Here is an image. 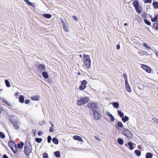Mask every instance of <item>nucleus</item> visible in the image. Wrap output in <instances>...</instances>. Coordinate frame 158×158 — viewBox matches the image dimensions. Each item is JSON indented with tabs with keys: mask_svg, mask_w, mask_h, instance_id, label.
<instances>
[{
	"mask_svg": "<svg viewBox=\"0 0 158 158\" xmlns=\"http://www.w3.org/2000/svg\"><path fill=\"white\" fill-rule=\"evenodd\" d=\"M32 146L30 142H27L25 143L24 147V152L26 155H29L31 152Z\"/></svg>",
	"mask_w": 158,
	"mask_h": 158,
	"instance_id": "1",
	"label": "nucleus"
},
{
	"mask_svg": "<svg viewBox=\"0 0 158 158\" xmlns=\"http://www.w3.org/2000/svg\"><path fill=\"white\" fill-rule=\"evenodd\" d=\"M83 57V60L84 64L87 68H89L91 65V60L89 56L84 54Z\"/></svg>",
	"mask_w": 158,
	"mask_h": 158,
	"instance_id": "2",
	"label": "nucleus"
},
{
	"mask_svg": "<svg viewBox=\"0 0 158 158\" xmlns=\"http://www.w3.org/2000/svg\"><path fill=\"white\" fill-rule=\"evenodd\" d=\"M10 121L13 124L14 128L16 129H18L19 128V122L16 117L13 116H11L10 117Z\"/></svg>",
	"mask_w": 158,
	"mask_h": 158,
	"instance_id": "3",
	"label": "nucleus"
},
{
	"mask_svg": "<svg viewBox=\"0 0 158 158\" xmlns=\"http://www.w3.org/2000/svg\"><path fill=\"white\" fill-rule=\"evenodd\" d=\"M132 4L134 7L136 11L138 13L140 14L141 11L142 10V7L139 5V4L138 1L136 0L134 1Z\"/></svg>",
	"mask_w": 158,
	"mask_h": 158,
	"instance_id": "4",
	"label": "nucleus"
},
{
	"mask_svg": "<svg viewBox=\"0 0 158 158\" xmlns=\"http://www.w3.org/2000/svg\"><path fill=\"white\" fill-rule=\"evenodd\" d=\"M89 101V98L86 97H85L78 100L77 102L78 106H81L83 105Z\"/></svg>",
	"mask_w": 158,
	"mask_h": 158,
	"instance_id": "5",
	"label": "nucleus"
},
{
	"mask_svg": "<svg viewBox=\"0 0 158 158\" xmlns=\"http://www.w3.org/2000/svg\"><path fill=\"white\" fill-rule=\"evenodd\" d=\"M8 145L15 153L17 152V148L16 144L13 141H10Z\"/></svg>",
	"mask_w": 158,
	"mask_h": 158,
	"instance_id": "6",
	"label": "nucleus"
},
{
	"mask_svg": "<svg viewBox=\"0 0 158 158\" xmlns=\"http://www.w3.org/2000/svg\"><path fill=\"white\" fill-rule=\"evenodd\" d=\"M123 134L128 138H131L132 137V133L128 130L125 129L123 130Z\"/></svg>",
	"mask_w": 158,
	"mask_h": 158,
	"instance_id": "7",
	"label": "nucleus"
},
{
	"mask_svg": "<svg viewBox=\"0 0 158 158\" xmlns=\"http://www.w3.org/2000/svg\"><path fill=\"white\" fill-rule=\"evenodd\" d=\"M88 107L94 112H96V109L97 108L94 103L90 102L88 104Z\"/></svg>",
	"mask_w": 158,
	"mask_h": 158,
	"instance_id": "8",
	"label": "nucleus"
},
{
	"mask_svg": "<svg viewBox=\"0 0 158 158\" xmlns=\"http://www.w3.org/2000/svg\"><path fill=\"white\" fill-rule=\"evenodd\" d=\"M87 81L86 80H84L81 81V85L79 87V89L80 90H83L86 87V84Z\"/></svg>",
	"mask_w": 158,
	"mask_h": 158,
	"instance_id": "9",
	"label": "nucleus"
},
{
	"mask_svg": "<svg viewBox=\"0 0 158 158\" xmlns=\"http://www.w3.org/2000/svg\"><path fill=\"white\" fill-rule=\"evenodd\" d=\"M141 67L143 69L146 70V71L148 73H151V70L150 67H148L146 65L143 64H142L141 65Z\"/></svg>",
	"mask_w": 158,
	"mask_h": 158,
	"instance_id": "10",
	"label": "nucleus"
},
{
	"mask_svg": "<svg viewBox=\"0 0 158 158\" xmlns=\"http://www.w3.org/2000/svg\"><path fill=\"white\" fill-rule=\"evenodd\" d=\"M94 119L95 120H98L100 118L101 115L99 113L96 112H94Z\"/></svg>",
	"mask_w": 158,
	"mask_h": 158,
	"instance_id": "11",
	"label": "nucleus"
},
{
	"mask_svg": "<svg viewBox=\"0 0 158 158\" xmlns=\"http://www.w3.org/2000/svg\"><path fill=\"white\" fill-rule=\"evenodd\" d=\"M106 114L110 118L111 122H113L114 120V118L109 111L106 112Z\"/></svg>",
	"mask_w": 158,
	"mask_h": 158,
	"instance_id": "12",
	"label": "nucleus"
},
{
	"mask_svg": "<svg viewBox=\"0 0 158 158\" xmlns=\"http://www.w3.org/2000/svg\"><path fill=\"white\" fill-rule=\"evenodd\" d=\"M125 82L126 88L127 91L129 92H131V89L128 83V81Z\"/></svg>",
	"mask_w": 158,
	"mask_h": 158,
	"instance_id": "13",
	"label": "nucleus"
},
{
	"mask_svg": "<svg viewBox=\"0 0 158 158\" xmlns=\"http://www.w3.org/2000/svg\"><path fill=\"white\" fill-rule=\"evenodd\" d=\"M38 68L41 71L44 70L46 69V67L43 64H40L38 66Z\"/></svg>",
	"mask_w": 158,
	"mask_h": 158,
	"instance_id": "14",
	"label": "nucleus"
},
{
	"mask_svg": "<svg viewBox=\"0 0 158 158\" xmlns=\"http://www.w3.org/2000/svg\"><path fill=\"white\" fill-rule=\"evenodd\" d=\"M73 139L75 140H79L81 142H83L82 138L78 135H74L73 137Z\"/></svg>",
	"mask_w": 158,
	"mask_h": 158,
	"instance_id": "15",
	"label": "nucleus"
},
{
	"mask_svg": "<svg viewBox=\"0 0 158 158\" xmlns=\"http://www.w3.org/2000/svg\"><path fill=\"white\" fill-rule=\"evenodd\" d=\"M40 98V97L38 96H33L31 97V100L34 101H38Z\"/></svg>",
	"mask_w": 158,
	"mask_h": 158,
	"instance_id": "16",
	"label": "nucleus"
},
{
	"mask_svg": "<svg viewBox=\"0 0 158 158\" xmlns=\"http://www.w3.org/2000/svg\"><path fill=\"white\" fill-rule=\"evenodd\" d=\"M0 99L1 101L5 102L6 104L8 105V106H11V103L8 101H6L5 100V99L4 98L1 97V98H0Z\"/></svg>",
	"mask_w": 158,
	"mask_h": 158,
	"instance_id": "17",
	"label": "nucleus"
},
{
	"mask_svg": "<svg viewBox=\"0 0 158 158\" xmlns=\"http://www.w3.org/2000/svg\"><path fill=\"white\" fill-rule=\"evenodd\" d=\"M42 74L44 78L47 79L48 77V75L47 72L45 71L43 72L42 73Z\"/></svg>",
	"mask_w": 158,
	"mask_h": 158,
	"instance_id": "18",
	"label": "nucleus"
},
{
	"mask_svg": "<svg viewBox=\"0 0 158 158\" xmlns=\"http://www.w3.org/2000/svg\"><path fill=\"white\" fill-rule=\"evenodd\" d=\"M19 101L20 103H23L24 102V98L23 95L20 96Z\"/></svg>",
	"mask_w": 158,
	"mask_h": 158,
	"instance_id": "19",
	"label": "nucleus"
},
{
	"mask_svg": "<svg viewBox=\"0 0 158 158\" xmlns=\"http://www.w3.org/2000/svg\"><path fill=\"white\" fill-rule=\"evenodd\" d=\"M112 105L114 108H118L119 106V103L117 102H113L112 103Z\"/></svg>",
	"mask_w": 158,
	"mask_h": 158,
	"instance_id": "20",
	"label": "nucleus"
},
{
	"mask_svg": "<svg viewBox=\"0 0 158 158\" xmlns=\"http://www.w3.org/2000/svg\"><path fill=\"white\" fill-rule=\"evenodd\" d=\"M63 27L64 29L66 32L68 31V28L67 26V24H65L63 22Z\"/></svg>",
	"mask_w": 158,
	"mask_h": 158,
	"instance_id": "21",
	"label": "nucleus"
},
{
	"mask_svg": "<svg viewBox=\"0 0 158 158\" xmlns=\"http://www.w3.org/2000/svg\"><path fill=\"white\" fill-rule=\"evenodd\" d=\"M153 155L150 152H148L146 153V158H152Z\"/></svg>",
	"mask_w": 158,
	"mask_h": 158,
	"instance_id": "22",
	"label": "nucleus"
},
{
	"mask_svg": "<svg viewBox=\"0 0 158 158\" xmlns=\"http://www.w3.org/2000/svg\"><path fill=\"white\" fill-rule=\"evenodd\" d=\"M43 16L45 18H46L47 19H49L51 17L52 15H51L49 14H44L43 15Z\"/></svg>",
	"mask_w": 158,
	"mask_h": 158,
	"instance_id": "23",
	"label": "nucleus"
},
{
	"mask_svg": "<svg viewBox=\"0 0 158 158\" xmlns=\"http://www.w3.org/2000/svg\"><path fill=\"white\" fill-rule=\"evenodd\" d=\"M133 143L131 142H129L128 143V145L129 146V148L131 150H132L133 149Z\"/></svg>",
	"mask_w": 158,
	"mask_h": 158,
	"instance_id": "24",
	"label": "nucleus"
},
{
	"mask_svg": "<svg viewBox=\"0 0 158 158\" xmlns=\"http://www.w3.org/2000/svg\"><path fill=\"white\" fill-rule=\"evenodd\" d=\"M153 7L156 9H158V2H155L152 4Z\"/></svg>",
	"mask_w": 158,
	"mask_h": 158,
	"instance_id": "25",
	"label": "nucleus"
},
{
	"mask_svg": "<svg viewBox=\"0 0 158 158\" xmlns=\"http://www.w3.org/2000/svg\"><path fill=\"white\" fill-rule=\"evenodd\" d=\"M122 120L123 122H125L128 120L129 118L127 116H125L124 117H123L122 118Z\"/></svg>",
	"mask_w": 158,
	"mask_h": 158,
	"instance_id": "26",
	"label": "nucleus"
},
{
	"mask_svg": "<svg viewBox=\"0 0 158 158\" xmlns=\"http://www.w3.org/2000/svg\"><path fill=\"white\" fill-rule=\"evenodd\" d=\"M53 142L56 144H57L59 143V141L57 139L55 138H53L52 139Z\"/></svg>",
	"mask_w": 158,
	"mask_h": 158,
	"instance_id": "27",
	"label": "nucleus"
},
{
	"mask_svg": "<svg viewBox=\"0 0 158 158\" xmlns=\"http://www.w3.org/2000/svg\"><path fill=\"white\" fill-rule=\"evenodd\" d=\"M118 114L119 115L120 117L122 118L124 114L121 111L118 110Z\"/></svg>",
	"mask_w": 158,
	"mask_h": 158,
	"instance_id": "28",
	"label": "nucleus"
},
{
	"mask_svg": "<svg viewBox=\"0 0 158 158\" xmlns=\"http://www.w3.org/2000/svg\"><path fill=\"white\" fill-rule=\"evenodd\" d=\"M24 145V143L23 142H22L20 143H18L17 144V146L18 148H23Z\"/></svg>",
	"mask_w": 158,
	"mask_h": 158,
	"instance_id": "29",
	"label": "nucleus"
},
{
	"mask_svg": "<svg viewBox=\"0 0 158 158\" xmlns=\"http://www.w3.org/2000/svg\"><path fill=\"white\" fill-rule=\"evenodd\" d=\"M5 83L6 86L8 87H10V85L9 82L7 80H6L5 81Z\"/></svg>",
	"mask_w": 158,
	"mask_h": 158,
	"instance_id": "30",
	"label": "nucleus"
},
{
	"mask_svg": "<svg viewBox=\"0 0 158 158\" xmlns=\"http://www.w3.org/2000/svg\"><path fill=\"white\" fill-rule=\"evenodd\" d=\"M135 152L137 156H140L141 153L139 150H136L135 151Z\"/></svg>",
	"mask_w": 158,
	"mask_h": 158,
	"instance_id": "31",
	"label": "nucleus"
},
{
	"mask_svg": "<svg viewBox=\"0 0 158 158\" xmlns=\"http://www.w3.org/2000/svg\"><path fill=\"white\" fill-rule=\"evenodd\" d=\"M153 27L156 30H158V23H154L153 24Z\"/></svg>",
	"mask_w": 158,
	"mask_h": 158,
	"instance_id": "32",
	"label": "nucleus"
},
{
	"mask_svg": "<svg viewBox=\"0 0 158 158\" xmlns=\"http://www.w3.org/2000/svg\"><path fill=\"white\" fill-rule=\"evenodd\" d=\"M118 142L119 144L122 145L123 144L124 141L122 139L119 138L118 139Z\"/></svg>",
	"mask_w": 158,
	"mask_h": 158,
	"instance_id": "33",
	"label": "nucleus"
},
{
	"mask_svg": "<svg viewBox=\"0 0 158 158\" xmlns=\"http://www.w3.org/2000/svg\"><path fill=\"white\" fill-rule=\"evenodd\" d=\"M55 156L57 157H59L60 156V153L59 151H56L54 152Z\"/></svg>",
	"mask_w": 158,
	"mask_h": 158,
	"instance_id": "34",
	"label": "nucleus"
},
{
	"mask_svg": "<svg viewBox=\"0 0 158 158\" xmlns=\"http://www.w3.org/2000/svg\"><path fill=\"white\" fill-rule=\"evenodd\" d=\"M35 141L38 143H40L42 141V139L41 138H36L35 139Z\"/></svg>",
	"mask_w": 158,
	"mask_h": 158,
	"instance_id": "35",
	"label": "nucleus"
},
{
	"mask_svg": "<svg viewBox=\"0 0 158 158\" xmlns=\"http://www.w3.org/2000/svg\"><path fill=\"white\" fill-rule=\"evenodd\" d=\"M0 137L2 139L5 137V134L2 132H0Z\"/></svg>",
	"mask_w": 158,
	"mask_h": 158,
	"instance_id": "36",
	"label": "nucleus"
},
{
	"mask_svg": "<svg viewBox=\"0 0 158 158\" xmlns=\"http://www.w3.org/2000/svg\"><path fill=\"white\" fill-rule=\"evenodd\" d=\"M43 158H49L48 154L46 153H43Z\"/></svg>",
	"mask_w": 158,
	"mask_h": 158,
	"instance_id": "37",
	"label": "nucleus"
},
{
	"mask_svg": "<svg viewBox=\"0 0 158 158\" xmlns=\"http://www.w3.org/2000/svg\"><path fill=\"white\" fill-rule=\"evenodd\" d=\"M144 22L146 24H147L148 25H150L151 23L150 22H149L148 20L147 19H144Z\"/></svg>",
	"mask_w": 158,
	"mask_h": 158,
	"instance_id": "38",
	"label": "nucleus"
},
{
	"mask_svg": "<svg viewBox=\"0 0 158 158\" xmlns=\"http://www.w3.org/2000/svg\"><path fill=\"white\" fill-rule=\"evenodd\" d=\"M152 120L156 124H158V119L155 118H153Z\"/></svg>",
	"mask_w": 158,
	"mask_h": 158,
	"instance_id": "39",
	"label": "nucleus"
},
{
	"mask_svg": "<svg viewBox=\"0 0 158 158\" xmlns=\"http://www.w3.org/2000/svg\"><path fill=\"white\" fill-rule=\"evenodd\" d=\"M52 139L51 137L50 136H48V143H50Z\"/></svg>",
	"mask_w": 158,
	"mask_h": 158,
	"instance_id": "40",
	"label": "nucleus"
},
{
	"mask_svg": "<svg viewBox=\"0 0 158 158\" xmlns=\"http://www.w3.org/2000/svg\"><path fill=\"white\" fill-rule=\"evenodd\" d=\"M143 46L146 48H147L148 49H150V47L148 46V44L146 43H144L143 44Z\"/></svg>",
	"mask_w": 158,
	"mask_h": 158,
	"instance_id": "41",
	"label": "nucleus"
},
{
	"mask_svg": "<svg viewBox=\"0 0 158 158\" xmlns=\"http://www.w3.org/2000/svg\"><path fill=\"white\" fill-rule=\"evenodd\" d=\"M118 126L121 127H123L122 123L120 122H119L118 123Z\"/></svg>",
	"mask_w": 158,
	"mask_h": 158,
	"instance_id": "42",
	"label": "nucleus"
},
{
	"mask_svg": "<svg viewBox=\"0 0 158 158\" xmlns=\"http://www.w3.org/2000/svg\"><path fill=\"white\" fill-rule=\"evenodd\" d=\"M123 76L124 77V79L125 80V82H127V75L126 74H123Z\"/></svg>",
	"mask_w": 158,
	"mask_h": 158,
	"instance_id": "43",
	"label": "nucleus"
},
{
	"mask_svg": "<svg viewBox=\"0 0 158 158\" xmlns=\"http://www.w3.org/2000/svg\"><path fill=\"white\" fill-rule=\"evenodd\" d=\"M144 2L145 3H151L152 2V0H145Z\"/></svg>",
	"mask_w": 158,
	"mask_h": 158,
	"instance_id": "44",
	"label": "nucleus"
},
{
	"mask_svg": "<svg viewBox=\"0 0 158 158\" xmlns=\"http://www.w3.org/2000/svg\"><path fill=\"white\" fill-rule=\"evenodd\" d=\"M151 21H152V22H157V21H158V20L156 19L155 17H154V18H152L151 19Z\"/></svg>",
	"mask_w": 158,
	"mask_h": 158,
	"instance_id": "45",
	"label": "nucleus"
},
{
	"mask_svg": "<svg viewBox=\"0 0 158 158\" xmlns=\"http://www.w3.org/2000/svg\"><path fill=\"white\" fill-rule=\"evenodd\" d=\"M49 131L50 132H53L54 131L53 127H51L50 128Z\"/></svg>",
	"mask_w": 158,
	"mask_h": 158,
	"instance_id": "46",
	"label": "nucleus"
},
{
	"mask_svg": "<svg viewBox=\"0 0 158 158\" xmlns=\"http://www.w3.org/2000/svg\"><path fill=\"white\" fill-rule=\"evenodd\" d=\"M30 102L29 100L28 99H26L25 101V103L26 104H28Z\"/></svg>",
	"mask_w": 158,
	"mask_h": 158,
	"instance_id": "47",
	"label": "nucleus"
},
{
	"mask_svg": "<svg viewBox=\"0 0 158 158\" xmlns=\"http://www.w3.org/2000/svg\"><path fill=\"white\" fill-rule=\"evenodd\" d=\"M73 18L75 20L77 21L78 20V18L77 17L75 16H73Z\"/></svg>",
	"mask_w": 158,
	"mask_h": 158,
	"instance_id": "48",
	"label": "nucleus"
},
{
	"mask_svg": "<svg viewBox=\"0 0 158 158\" xmlns=\"http://www.w3.org/2000/svg\"><path fill=\"white\" fill-rule=\"evenodd\" d=\"M120 46L119 44H118L116 46V48L117 50H118L120 49Z\"/></svg>",
	"mask_w": 158,
	"mask_h": 158,
	"instance_id": "49",
	"label": "nucleus"
},
{
	"mask_svg": "<svg viewBox=\"0 0 158 158\" xmlns=\"http://www.w3.org/2000/svg\"><path fill=\"white\" fill-rule=\"evenodd\" d=\"M42 134H43L42 132L41 131H39L38 133V135H41Z\"/></svg>",
	"mask_w": 158,
	"mask_h": 158,
	"instance_id": "50",
	"label": "nucleus"
},
{
	"mask_svg": "<svg viewBox=\"0 0 158 158\" xmlns=\"http://www.w3.org/2000/svg\"><path fill=\"white\" fill-rule=\"evenodd\" d=\"M28 5H29L31 6H32L33 5V3H31V2H28Z\"/></svg>",
	"mask_w": 158,
	"mask_h": 158,
	"instance_id": "51",
	"label": "nucleus"
},
{
	"mask_svg": "<svg viewBox=\"0 0 158 158\" xmlns=\"http://www.w3.org/2000/svg\"><path fill=\"white\" fill-rule=\"evenodd\" d=\"M3 158H8V156L6 154L3 155Z\"/></svg>",
	"mask_w": 158,
	"mask_h": 158,
	"instance_id": "52",
	"label": "nucleus"
},
{
	"mask_svg": "<svg viewBox=\"0 0 158 158\" xmlns=\"http://www.w3.org/2000/svg\"><path fill=\"white\" fill-rule=\"evenodd\" d=\"M18 94L19 93L16 92V93L15 94V96L16 97H17V96L18 95Z\"/></svg>",
	"mask_w": 158,
	"mask_h": 158,
	"instance_id": "53",
	"label": "nucleus"
},
{
	"mask_svg": "<svg viewBox=\"0 0 158 158\" xmlns=\"http://www.w3.org/2000/svg\"><path fill=\"white\" fill-rule=\"evenodd\" d=\"M24 0L27 4L28 3V2H30L28 0Z\"/></svg>",
	"mask_w": 158,
	"mask_h": 158,
	"instance_id": "54",
	"label": "nucleus"
},
{
	"mask_svg": "<svg viewBox=\"0 0 158 158\" xmlns=\"http://www.w3.org/2000/svg\"><path fill=\"white\" fill-rule=\"evenodd\" d=\"M156 19H157V20H158V15H157L155 17Z\"/></svg>",
	"mask_w": 158,
	"mask_h": 158,
	"instance_id": "55",
	"label": "nucleus"
},
{
	"mask_svg": "<svg viewBox=\"0 0 158 158\" xmlns=\"http://www.w3.org/2000/svg\"><path fill=\"white\" fill-rule=\"evenodd\" d=\"M155 54L156 55V56L158 57V52H156Z\"/></svg>",
	"mask_w": 158,
	"mask_h": 158,
	"instance_id": "56",
	"label": "nucleus"
},
{
	"mask_svg": "<svg viewBox=\"0 0 158 158\" xmlns=\"http://www.w3.org/2000/svg\"><path fill=\"white\" fill-rule=\"evenodd\" d=\"M50 124H51V125L52 126V127H53V124L51 122H50Z\"/></svg>",
	"mask_w": 158,
	"mask_h": 158,
	"instance_id": "57",
	"label": "nucleus"
},
{
	"mask_svg": "<svg viewBox=\"0 0 158 158\" xmlns=\"http://www.w3.org/2000/svg\"><path fill=\"white\" fill-rule=\"evenodd\" d=\"M79 56H80V57L81 58L82 57V55L81 54H80Z\"/></svg>",
	"mask_w": 158,
	"mask_h": 158,
	"instance_id": "58",
	"label": "nucleus"
},
{
	"mask_svg": "<svg viewBox=\"0 0 158 158\" xmlns=\"http://www.w3.org/2000/svg\"><path fill=\"white\" fill-rule=\"evenodd\" d=\"M127 25V23H125L124 24V26H126Z\"/></svg>",
	"mask_w": 158,
	"mask_h": 158,
	"instance_id": "59",
	"label": "nucleus"
},
{
	"mask_svg": "<svg viewBox=\"0 0 158 158\" xmlns=\"http://www.w3.org/2000/svg\"><path fill=\"white\" fill-rule=\"evenodd\" d=\"M138 148H141L139 145L138 146Z\"/></svg>",
	"mask_w": 158,
	"mask_h": 158,
	"instance_id": "60",
	"label": "nucleus"
},
{
	"mask_svg": "<svg viewBox=\"0 0 158 158\" xmlns=\"http://www.w3.org/2000/svg\"><path fill=\"white\" fill-rule=\"evenodd\" d=\"M78 75H81V74H80V73H79V72L78 73Z\"/></svg>",
	"mask_w": 158,
	"mask_h": 158,
	"instance_id": "61",
	"label": "nucleus"
},
{
	"mask_svg": "<svg viewBox=\"0 0 158 158\" xmlns=\"http://www.w3.org/2000/svg\"><path fill=\"white\" fill-rule=\"evenodd\" d=\"M35 135V133H34V135Z\"/></svg>",
	"mask_w": 158,
	"mask_h": 158,
	"instance_id": "62",
	"label": "nucleus"
}]
</instances>
